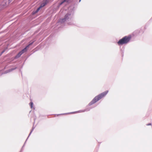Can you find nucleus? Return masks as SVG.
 I'll return each mask as SVG.
<instances>
[{
  "mask_svg": "<svg viewBox=\"0 0 152 152\" xmlns=\"http://www.w3.org/2000/svg\"><path fill=\"white\" fill-rule=\"evenodd\" d=\"M147 126L151 125V124H147Z\"/></svg>",
  "mask_w": 152,
  "mask_h": 152,
  "instance_id": "1a4fd4ad",
  "label": "nucleus"
},
{
  "mask_svg": "<svg viewBox=\"0 0 152 152\" xmlns=\"http://www.w3.org/2000/svg\"><path fill=\"white\" fill-rule=\"evenodd\" d=\"M23 54L20 52L19 53H18L17 55L15 56V58H19V57H20L21 55H22V54Z\"/></svg>",
  "mask_w": 152,
  "mask_h": 152,
  "instance_id": "423d86ee",
  "label": "nucleus"
},
{
  "mask_svg": "<svg viewBox=\"0 0 152 152\" xmlns=\"http://www.w3.org/2000/svg\"><path fill=\"white\" fill-rule=\"evenodd\" d=\"M4 50L3 51L1 52V54L3 53L4 52Z\"/></svg>",
  "mask_w": 152,
  "mask_h": 152,
  "instance_id": "9d476101",
  "label": "nucleus"
},
{
  "mask_svg": "<svg viewBox=\"0 0 152 152\" xmlns=\"http://www.w3.org/2000/svg\"><path fill=\"white\" fill-rule=\"evenodd\" d=\"M108 92V91H106L95 96L89 104L91 105L96 102L99 100L104 97L107 94Z\"/></svg>",
  "mask_w": 152,
  "mask_h": 152,
  "instance_id": "f03ea898",
  "label": "nucleus"
},
{
  "mask_svg": "<svg viewBox=\"0 0 152 152\" xmlns=\"http://www.w3.org/2000/svg\"><path fill=\"white\" fill-rule=\"evenodd\" d=\"M14 69H10V70H9L8 72H7L6 73H7V72H10V71H12V70H14Z\"/></svg>",
  "mask_w": 152,
  "mask_h": 152,
  "instance_id": "6e6552de",
  "label": "nucleus"
},
{
  "mask_svg": "<svg viewBox=\"0 0 152 152\" xmlns=\"http://www.w3.org/2000/svg\"><path fill=\"white\" fill-rule=\"evenodd\" d=\"M49 0H44L43 1V3L41 4V6L37 8L36 11L35 12H33L32 13L33 14L37 13L40 9L43 7L49 1Z\"/></svg>",
  "mask_w": 152,
  "mask_h": 152,
  "instance_id": "7ed1b4c3",
  "label": "nucleus"
},
{
  "mask_svg": "<svg viewBox=\"0 0 152 152\" xmlns=\"http://www.w3.org/2000/svg\"><path fill=\"white\" fill-rule=\"evenodd\" d=\"M131 37V36L130 35L125 36L120 39L118 42L117 43L119 45L126 44L130 41Z\"/></svg>",
  "mask_w": 152,
  "mask_h": 152,
  "instance_id": "f257e3e1",
  "label": "nucleus"
},
{
  "mask_svg": "<svg viewBox=\"0 0 152 152\" xmlns=\"http://www.w3.org/2000/svg\"><path fill=\"white\" fill-rule=\"evenodd\" d=\"M69 15L67 14H66L65 15L64 18L62 19V21H65L66 19H68V18Z\"/></svg>",
  "mask_w": 152,
  "mask_h": 152,
  "instance_id": "39448f33",
  "label": "nucleus"
},
{
  "mask_svg": "<svg viewBox=\"0 0 152 152\" xmlns=\"http://www.w3.org/2000/svg\"><path fill=\"white\" fill-rule=\"evenodd\" d=\"M33 43V42L31 43H30L29 45L28 46H27L24 49H23V50H22L21 51H20L22 54L26 52L27 50V48L28 47L29 45H31Z\"/></svg>",
  "mask_w": 152,
  "mask_h": 152,
  "instance_id": "20e7f679",
  "label": "nucleus"
},
{
  "mask_svg": "<svg viewBox=\"0 0 152 152\" xmlns=\"http://www.w3.org/2000/svg\"><path fill=\"white\" fill-rule=\"evenodd\" d=\"M81 1V0H79V2H80Z\"/></svg>",
  "mask_w": 152,
  "mask_h": 152,
  "instance_id": "9b49d317",
  "label": "nucleus"
},
{
  "mask_svg": "<svg viewBox=\"0 0 152 152\" xmlns=\"http://www.w3.org/2000/svg\"><path fill=\"white\" fill-rule=\"evenodd\" d=\"M33 105V103L32 102H31L29 103V105H30V106L31 107V108H32V107Z\"/></svg>",
  "mask_w": 152,
  "mask_h": 152,
  "instance_id": "0eeeda50",
  "label": "nucleus"
}]
</instances>
